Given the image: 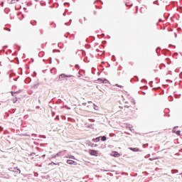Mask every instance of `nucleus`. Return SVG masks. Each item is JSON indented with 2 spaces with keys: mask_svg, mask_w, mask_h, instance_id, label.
<instances>
[{
  "mask_svg": "<svg viewBox=\"0 0 182 182\" xmlns=\"http://www.w3.org/2000/svg\"><path fill=\"white\" fill-rule=\"evenodd\" d=\"M88 153L90 156H95V157H97L99 154V151L95 149H89Z\"/></svg>",
  "mask_w": 182,
  "mask_h": 182,
  "instance_id": "f257e3e1",
  "label": "nucleus"
},
{
  "mask_svg": "<svg viewBox=\"0 0 182 182\" xmlns=\"http://www.w3.org/2000/svg\"><path fill=\"white\" fill-rule=\"evenodd\" d=\"M66 77H73V75L62 73L59 76V80H61L60 79H62L63 80H65V79H66Z\"/></svg>",
  "mask_w": 182,
  "mask_h": 182,
  "instance_id": "f03ea898",
  "label": "nucleus"
},
{
  "mask_svg": "<svg viewBox=\"0 0 182 182\" xmlns=\"http://www.w3.org/2000/svg\"><path fill=\"white\" fill-rule=\"evenodd\" d=\"M67 164L73 165V166H77V162L75 161H73L72 159H67L66 161Z\"/></svg>",
  "mask_w": 182,
  "mask_h": 182,
  "instance_id": "7ed1b4c3",
  "label": "nucleus"
},
{
  "mask_svg": "<svg viewBox=\"0 0 182 182\" xmlns=\"http://www.w3.org/2000/svg\"><path fill=\"white\" fill-rule=\"evenodd\" d=\"M112 157H120V154L116 151H112L110 154Z\"/></svg>",
  "mask_w": 182,
  "mask_h": 182,
  "instance_id": "20e7f679",
  "label": "nucleus"
},
{
  "mask_svg": "<svg viewBox=\"0 0 182 182\" xmlns=\"http://www.w3.org/2000/svg\"><path fill=\"white\" fill-rule=\"evenodd\" d=\"M13 173H16L17 174H21V169L18 167L14 168Z\"/></svg>",
  "mask_w": 182,
  "mask_h": 182,
  "instance_id": "39448f33",
  "label": "nucleus"
},
{
  "mask_svg": "<svg viewBox=\"0 0 182 182\" xmlns=\"http://www.w3.org/2000/svg\"><path fill=\"white\" fill-rule=\"evenodd\" d=\"M129 150H131V151H134V152H137V151H140V149H139L138 147H129Z\"/></svg>",
  "mask_w": 182,
  "mask_h": 182,
  "instance_id": "423d86ee",
  "label": "nucleus"
},
{
  "mask_svg": "<svg viewBox=\"0 0 182 182\" xmlns=\"http://www.w3.org/2000/svg\"><path fill=\"white\" fill-rule=\"evenodd\" d=\"M100 140H101V141H106V140H107V136L106 135L100 136Z\"/></svg>",
  "mask_w": 182,
  "mask_h": 182,
  "instance_id": "0eeeda50",
  "label": "nucleus"
},
{
  "mask_svg": "<svg viewBox=\"0 0 182 182\" xmlns=\"http://www.w3.org/2000/svg\"><path fill=\"white\" fill-rule=\"evenodd\" d=\"M95 39V36H90V38H86V42H93Z\"/></svg>",
  "mask_w": 182,
  "mask_h": 182,
  "instance_id": "6e6552de",
  "label": "nucleus"
},
{
  "mask_svg": "<svg viewBox=\"0 0 182 182\" xmlns=\"http://www.w3.org/2000/svg\"><path fill=\"white\" fill-rule=\"evenodd\" d=\"M65 159H71L72 160H76V157L73 155H68L65 156Z\"/></svg>",
  "mask_w": 182,
  "mask_h": 182,
  "instance_id": "1a4fd4ad",
  "label": "nucleus"
},
{
  "mask_svg": "<svg viewBox=\"0 0 182 182\" xmlns=\"http://www.w3.org/2000/svg\"><path fill=\"white\" fill-rule=\"evenodd\" d=\"M24 82L28 85V83H31V82H32V79L30 77H28L25 79Z\"/></svg>",
  "mask_w": 182,
  "mask_h": 182,
  "instance_id": "9d476101",
  "label": "nucleus"
},
{
  "mask_svg": "<svg viewBox=\"0 0 182 182\" xmlns=\"http://www.w3.org/2000/svg\"><path fill=\"white\" fill-rule=\"evenodd\" d=\"M87 144L88 146H90V147H97V144H93V143H92L91 141H88V142L87 143Z\"/></svg>",
  "mask_w": 182,
  "mask_h": 182,
  "instance_id": "9b49d317",
  "label": "nucleus"
},
{
  "mask_svg": "<svg viewBox=\"0 0 182 182\" xmlns=\"http://www.w3.org/2000/svg\"><path fill=\"white\" fill-rule=\"evenodd\" d=\"M38 87H39V82H36L31 85V89H38Z\"/></svg>",
  "mask_w": 182,
  "mask_h": 182,
  "instance_id": "f8f14e48",
  "label": "nucleus"
},
{
  "mask_svg": "<svg viewBox=\"0 0 182 182\" xmlns=\"http://www.w3.org/2000/svg\"><path fill=\"white\" fill-rule=\"evenodd\" d=\"M174 129H176V127H173V132L175 133V134H176L177 136H180V134H181V131L180 130L176 131Z\"/></svg>",
  "mask_w": 182,
  "mask_h": 182,
  "instance_id": "ddd939ff",
  "label": "nucleus"
},
{
  "mask_svg": "<svg viewBox=\"0 0 182 182\" xmlns=\"http://www.w3.org/2000/svg\"><path fill=\"white\" fill-rule=\"evenodd\" d=\"M92 141H94V143H99V141H100V137L97 136L96 138H94Z\"/></svg>",
  "mask_w": 182,
  "mask_h": 182,
  "instance_id": "4468645a",
  "label": "nucleus"
},
{
  "mask_svg": "<svg viewBox=\"0 0 182 182\" xmlns=\"http://www.w3.org/2000/svg\"><path fill=\"white\" fill-rule=\"evenodd\" d=\"M159 159H161L160 156H156L154 158H149V161H154V160H159Z\"/></svg>",
  "mask_w": 182,
  "mask_h": 182,
  "instance_id": "2eb2a0df",
  "label": "nucleus"
},
{
  "mask_svg": "<svg viewBox=\"0 0 182 182\" xmlns=\"http://www.w3.org/2000/svg\"><path fill=\"white\" fill-rule=\"evenodd\" d=\"M58 156H63V154H65V153H66V150L64 151H60L58 152Z\"/></svg>",
  "mask_w": 182,
  "mask_h": 182,
  "instance_id": "dca6fc26",
  "label": "nucleus"
},
{
  "mask_svg": "<svg viewBox=\"0 0 182 182\" xmlns=\"http://www.w3.org/2000/svg\"><path fill=\"white\" fill-rule=\"evenodd\" d=\"M169 112H170V109H168V108L165 109L164 111V117L167 116L166 113H168Z\"/></svg>",
  "mask_w": 182,
  "mask_h": 182,
  "instance_id": "f3484780",
  "label": "nucleus"
},
{
  "mask_svg": "<svg viewBox=\"0 0 182 182\" xmlns=\"http://www.w3.org/2000/svg\"><path fill=\"white\" fill-rule=\"evenodd\" d=\"M38 56L39 58H43V56H45V52L41 51L38 53Z\"/></svg>",
  "mask_w": 182,
  "mask_h": 182,
  "instance_id": "a211bd4d",
  "label": "nucleus"
},
{
  "mask_svg": "<svg viewBox=\"0 0 182 182\" xmlns=\"http://www.w3.org/2000/svg\"><path fill=\"white\" fill-rule=\"evenodd\" d=\"M58 48H60V49H63V43H58Z\"/></svg>",
  "mask_w": 182,
  "mask_h": 182,
  "instance_id": "6ab92c4d",
  "label": "nucleus"
},
{
  "mask_svg": "<svg viewBox=\"0 0 182 182\" xmlns=\"http://www.w3.org/2000/svg\"><path fill=\"white\" fill-rule=\"evenodd\" d=\"M159 50H161V48L158 47V48L156 49V53H157L158 56H160V53H159Z\"/></svg>",
  "mask_w": 182,
  "mask_h": 182,
  "instance_id": "aec40b11",
  "label": "nucleus"
},
{
  "mask_svg": "<svg viewBox=\"0 0 182 182\" xmlns=\"http://www.w3.org/2000/svg\"><path fill=\"white\" fill-rule=\"evenodd\" d=\"M4 12L5 14H9V12H11V9L9 8H6L4 9Z\"/></svg>",
  "mask_w": 182,
  "mask_h": 182,
  "instance_id": "412c9836",
  "label": "nucleus"
},
{
  "mask_svg": "<svg viewBox=\"0 0 182 182\" xmlns=\"http://www.w3.org/2000/svg\"><path fill=\"white\" fill-rule=\"evenodd\" d=\"M94 4H101V5H103V1L102 0H96Z\"/></svg>",
  "mask_w": 182,
  "mask_h": 182,
  "instance_id": "4be33fe9",
  "label": "nucleus"
},
{
  "mask_svg": "<svg viewBox=\"0 0 182 182\" xmlns=\"http://www.w3.org/2000/svg\"><path fill=\"white\" fill-rule=\"evenodd\" d=\"M56 52L58 53H60V50H58V49H53V53H56Z\"/></svg>",
  "mask_w": 182,
  "mask_h": 182,
  "instance_id": "5701e85b",
  "label": "nucleus"
},
{
  "mask_svg": "<svg viewBox=\"0 0 182 182\" xmlns=\"http://www.w3.org/2000/svg\"><path fill=\"white\" fill-rule=\"evenodd\" d=\"M168 101H169V102H173V101L174 100V98H173L171 95H170V96L168 97Z\"/></svg>",
  "mask_w": 182,
  "mask_h": 182,
  "instance_id": "b1692460",
  "label": "nucleus"
},
{
  "mask_svg": "<svg viewBox=\"0 0 182 182\" xmlns=\"http://www.w3.org/2000/svg\"><path fill=\"white\" fill-rule=\"evenodd\" d=\"M30 23L33 25V26H35L36 25V21H31Z\"/></svg>",
  "mask_w": 182,
  "mask_h": 182,
  "instance_id": "393cba45",
  "label": "nucleus"
},
{
  "mask_svg": "<svg viewBox=\"0 0 182 182\" xmlns=\"http://www.w3.org/2000/svg\"><path fill=\"white\" fill-rule=\"evenodd\" d=\"M166 63H168V65H171V60L170 58H166Z\"/></svg>",
  "mask_w": 182,
  "mask_h": 182,
  "instance_id": "a878e982",
  "label": "nucleus"
},
{
  "mask_svg": "<svg viewBox=\"0 0 182 182\" xmlns=\"http://www.w3.org/2000/svg\"><path fill=\"white\" fill-rule=\"evenodd\" d=\"M102 83H105V84H107V83H109V81H108V80H107V79L104 78V79H103V81H102Z\"/></svg>",
  "mask_w": 182,
  "mask_h": 182,
  "instance_id": "bb28decb",
  "label": "nucleus"
},
{
  "mask_svg": "<svg viewBox=\"0 0 182 182\" xmlns=\"http://www.w3.org/2000/svg\"><path fill=\"white\" fill-rule=\"evenodd\" d=\"M103 79L104 78H97V82H100L101 83H103Z\"/></svg>",
  "mask_w": 182,
  "mask_h": 182,
  "instance_id": "cd10ccee",
  "label": "nucleus"
},
{
  "mask_svg": "<svg viewBox=\"0 0 182 182\" xmlns=\"http://www.w3.org/2000/svg\"><path fill=\"white\" fill-rule=\"evenodd\" d=\"M153 4H154V5H160V4L159 3V1H158V0L154 1L153 2Z\"/></svg>",
  "mask_w": 182,
  "mask_h": 182,
  "instance_id": "c85d7f7f",
  "label": "nucleus"
},
{
  "mask_svg": "<svg viewBox=\"0 0 182 182\" xmlns=\"http://www.w3.org/2000/svg\"><path fill=\"white\" fill-rule=\"evenodd\" d=\"M52 159H56V156L55 154L51 155L50 158H49V160H52Z\"/></svg>",
  "mask_w": 182,
  "mask_h": 182,
  "instance_id": "c756f323",
  "label": "nucleus"
},
{
  "mask_svg": "<svg viewBox=\"0 0 182 182\" xmlns=\"http://www.w3.org/2000/svg\"><path fill=\"white\" fill-rule=\"evenodd\" d=\"M64 6H70V3H68V2H65L64 3Z\"/></svg>",
  "mask_w": 182,
  "mask_h": 182,
  "instance_id": "7c9ffc66",
  "label": "nucleus"
},
{
  "mask_svg": "<svg viewBox=\"0 0 182 182\" xmlns=\"http://www.w3.org/2000/svg\"><path fill=\"white\" fill-rule=\"evenodd\" d=\"M11 96H14L15 97H16V92L11 91Z\"/></svg>",
  "mask_w": 182,
  "mask_h": 182,
  "instance_id": "2f4dec72",
  "label": "nucleus"
},
{
  "mask_svg": "<svg viewBox=\"0 0 182 182\" xmlns=\"http://www.w3.org/2000/svg\"><path fill=\"white\" fill-rule=\"evenodd\" d=\"M172 173L176 174V173H178V169H173V170H172Z\"/></svg>",
  "mask_w": 182,
  "mask_h": 182,
  "instance_id": "473e14b6",
  "label": "nucleus"
},
{
  "mask_svg": "<svg viewBox=\"0 0 182 182\" xmlns=\"http://www.w3.org/2000/svg\"><path fill=\"white\" fill-rule=\"evenodd\" d=\"M112 60L113 62H116V56L112 55Z\"/></svg>",
  "mask_w": 182,
  "mask_h": 182,
  "instance_id": "72a5a7b5",
  "label": "nucleus"
},
{
  "mask_svg": "<svg viewBox=\"0 0 182 182\" xmlns=\"http://www.w3.org/2000/svg\"><path fill=\"white\" fill-rule=\"evenodd\" d=\"M50 26H53V28H56V23H53V22H52L50 23Z\"/></svg>",
  "mask_w": 182,
  "mask_h": 182,
  "instance_id": "f704fd0d",
  "label": "nucleus"
},
{
  "mask_svg": "<svg viewBox=\"0 0 182 182\" xmlns=\"http://www.w3.org/2000/svg\"><path fill=\"white\" fill-rule=\"evenodd\" d=\"M94 109H95V110H99V107H98L97 105H96L94 104Z\"/></svg>",
  "mask_w": 182,
  "mask_h": 182,
  "instance_id": "c9c22d12",
  "label": "nucleus"
},
{
  "mask_svg": "<svg viewBox=\"0 0 182 182\" xmlns=\"http://www.w3.org/2000/svg\"><path fill=\"white\" fill-rule=\"evenodd\" d=\"M27 6H32V1H28L27 3Z\"/></svg>",
  "mask_w": 182,
  "mask_h": 182,
  "instance_id": "e433bc0d",
  "label": "nucleus"
},
{
  "mask_svg": "<svg viewBox=\"0 0 182 182\" xmlns=\"http://www.w3.org/2000/svg\"><path fill=\"white\" fill-rule=\"evenodd\" d=\"M13 102L14 103H16V102H18V97H15L14 99H13Z\"/></svg>",
  "mask_w": 182,
  "mask_h": 182,
  "instance_id": "4c0bfd02",
  "label": "nucleus"
},
{
  "mask_svg": "<svg viewBox=\"0 0 182 182\" xmlns=\"http://www.w3.org/2000/svg\"><path fill=\"white\" fill-rule=\"evenodd\" d=\"M93 124H90L88 126H87V127H88V129H92V127H93Z\"/></svg>",
  "mask_w": 182,
  "mask_h": 182,
  "instance_id": "58836bf2",
  "label": "nucleus"
},
{
  "mask_svg": "<svg viewBox=\"0 0 182 182\" xmlns=\"http://www.w3.org/2000/svg\"><path fill=\"white\" fill-rule=\"evenodd\" d=\"M4 31H8L9 32H11V28H6V27H4Z\"/></svg>",
  "mask_w": 182,
  "mask_h": 182,
  "instance_id": "ea45409f",
  "label": "nucleus"
},
{
  "mask_svg": "<svg viewBox=\"0 0 182 182\" xmlns=\"http://www.w3.org/2000/svg\"><path fill=\"white\" fill-rule=\"evenodd\" d=\"M173 48V49H176V46H173L172 44L168 45V48Z\"/></svg>",
  "mask_w": 182,
  "mask_h": 182,
  "instance_id": "a19ab883",
  "label": "nucleus"
},
{
  "mask_svg": "<svg viewBox=\"0 0 182 182\" xmlns=\"http://www.w3.org/2000/svg\"><path fill=\"white\" fill-rule=\"evenodd\" d=\"M115 86H117V87H120L121 89L123 88V86L119 85V84H116Z\"/></svg>",
  "mask_w": 182,
  "mask_h": 182,
  "instance_id": "79ce46f5",
  "label": "nucleus"
},
{
  "mask_svg": "<svg viewBox=\"0 0 182 182\" xmlns=\"http://www.w3.org/2000/svg\"><path fill=\"white\" fill-rule=\"evenodd\" d=\"M141 82H142L143 83H147V80H146V79H142V80H141Z\"/></svg>",
  "mask_w": 182,
  "mask_h": 182,
  "instance_id": "37998d69",
  "label": "nucleus"
},
{
  "mask_svg": "<svg viewBox=\"0 0 182 182\" xmlns=\"http://www.w3.org/2000/svg\"><path fill=\"white\" fill-rule=\"evenodd\" d=\"M96 9H102V6H98L97 5H95Z\"/></svg>",
  "mask_w": 182,
  "mask_h": 182,
  "instance_id": "c03bdc74",
  "label": "nucleus"
},
{
  "mask_svg": "<svg viewBox=\"0 0 182 182\" xmlns=\"http://www.w3.org/2000/svg\"><path fill=\"white\" fill-rule=\"evenodd\" d=\"M79 22L81 25H83V20L82 18H80Z\"/></svg>",
  "mask_w": 182,
  "mask_h": 182,
  "instance_id": "a18cd8bd",
  "label": "nucleus"
},
{
  "mask_svg": "<svg viewBox=\"0 0 182 182\" xmlns=\"http://www.w3.org/2000/svg\"><path fill=\"white\" fill-rule=\"evenodd\" d=\"M21 92L22 90H19V91L14 92V93H16V95H19V93H21Z\"/></svg>",
  "mask_w": 182,
  "mask_h": 182,
  "instance_id": "49530a36",
  "label": "nucleus"
},
{
  "mask_svg": "<svg viewBox=\"0 0 182 182\" xmlns=\"http://www.w3.org/2000/svg\"><path fill=\"white\" fill-rule=\"evenodd\" d=\"M75 68H76L77 69H80V66L79 65V64H76V65H75Z\"/></svg>",
  "mask_w": 182,
  "mask_h": 182,
  "instance_id": "de8ad7c7",
  "label": "nucleus"
},
{
  "mask_svg": "<svg viewBox=\"0 0 182 182\" xmlns=\"http://www.w3.org/2000/svg\"><path fill=\"white\" fill-rule=\"evenodd\" d=\"M52 164H54V166H56V163L52 161L51 163L49 164V166H52Z\"/></svg>",
  "mask_w": 182,
  "mask_h": 182,
  "instance_id": "09e8293b",
  "label": "nucleus"
},
{
  "mask_svg": "<svg viewBox=\"0 0 182 182\" xmlns=\"http://www.w3.org/2000/svg\"><path fill=\"white\" fill-rule=\"evenodd\" d=\"M149 85L151 86V87H153V81L149 82Z\"/></svg>",
  "mask_w": 182,
  "mask_h": 182,
  "instance_id": "8fccbe9b",
  "label": "nucleus"
},
{
  "mask_svg": "<svg viewBox=\"0 0 182 182\" xmlns=\"http://www.w3.org/2000/svg\"><path fill=\"white\" fill-rule=\"evenodd\" d=\"M151 155L150 154H148L146 156L145 159H149Z\"/></svg>",
  "mask_w": 182,
  "mask_h": 182,
  "instance_id": "3c124183",
  "label": "nucleus"
},
{
  "mask_svg": "<svg viewBox=\"0 0 182 182\" xmlns=\"http://www.w3.org/2000/svg\"><path fill=\"white\" fill-rule=\"evenodd\" d=\"M101 171L107 173V171H109V170H107V169H101Z\"/></svg>",
  "mask_w": 182,
  "mask_h": 182,
  "instance_id": "603ef678",
  "label": "nucleus"
},
{
  "mask_svg": "<svg viewBox=\"0 0 182 182\" xmlns=\"http://www.w3.org/2000/svg\"><path fill=\"white\" fill-rule=\"evenodd\" d=\"M82 76H83V75L80 74V73H78V76H77V77H82Z\"/></svg>",
  "mask_w": 182,
  "mask_h": 182,
  "instance_id": "864d4df0",
  "label": "nucleus"
},
{
  "mask_svg": "<svg viewBox=\"0 0 182 182\" xmlns=\"http://www.w3.org/2000/svg\"><path fill=\"white\" fill-rule=\"evenodd\" d=\"M132 102L134 105H136V101L134 100V99H132Z\"/></svg>",
  "mask_w": 182,
  "mask_h": 182,
  "instance_id": "5fc2aeb1",
  "label": "nucleus"
},
{
  "mask_svg": "<svg viewBox=\"0 0 182 182\" xmlns=\"http://www.w3.org/2000/svg\"><path fill=\"white\" fill-rule=\"evenodd\" d=\"M134 77H135V79H136V82H139V77L135 76Z\"/></svg>",
  "mask_w": 182,
  "mask_h": 182,
  "instance_id": "6e6d98bb",
  "label": "nucleus"
},
{
  "mask_svg": "<svg viewBox=\"0 0 182 182\" xmlns=\"http://www.w3.org/2000/svg\"><path fill=\"white\" fill-rule=\"evenodd\" d=\"M55 158H56V157H60V155H59V154H58V152L57 154H55Z\"/></svg>",
  "mask_w": 182,
  "mask_h": 182,
  "instance_id": "4d7b16f0",
  "label": "nucleus"
},
{
  "mask_svg": "<svg viewBox=\"0 0 182 182\" xmlns=\"http://www.w3.org/2000/svg\"><path fill=\"white\" fill-rule=\"evenodd\" d=\"M9 171H14V168H9Z\"/></svg>",
  "mask_w": 182,
  "mask_h": 182,
  "instance_id": "13d9d810",
  "label": "nucleus"
},
{
  "mask_svg": "<svg viewBox=\"0 0 182 182\" xmlns=\"http://www.w3.org/2000/svg\"><path fill=\"white\" fill-rule=\"evenodd\" d=\"M35 154H36V153L32 152V153L31 154V156H35Z\"/></svg>",
  "mask_w": 182,
  "mask_h": 182,
  "instance_id": "bf43d9fd",
  "label": "nucleus"
},
{
  "mask_svg": "<svg viewBox=\"0 0 182 182\" xmlns=\"http://www.w3.org/2000/svg\"><path fill=\"white\" fill-rule=\"evenodd\" d=\"M11 4H15V0H11Z\"/></svg>",
  "mask_w": 182,
  "mask_h": 182,
  "instance_id": "052dcab7",
  "label": "nucleus"
},
{
  "mask_svg": "<svg viewBox=\"0 0 182 182\" xmlns=\"http://www.w3.org/2000/svg\"><path fill=\"white\" fill-rule=\"evenodd\" d=\"M161 66H164V68H166V64L162 63V64H161Z\"/></svg>",
  "mask_w": 182,
  "mask_h": 182,
  "instance_id": "680f3d73",
  "label": "nucleus"
},
{
  "mask_svg": "<svg viewBox=\"0 0 182 182\" xmlns=\"http://www.w3.org/2000/svg\"><path fill=\"white\" fill-rule=\"evenodd\" d=\"M4 49H8V46H4Z\"/></svg>",
  "mask_w": 182,
  "mask_h": 182,
  "instance_id": "e2e57ef3",
  "label": "nucleus"
},
{
  "mask_svg": "<svg viewBox=\"0 0 182 182\" xmlns=\"http://www.w3.org/2000/svg\"><path fill=\"white\" fill-rule=\"evenodd\" d=\"M141 95H146V92H141Z\"/></svg>",
  "mask_w": 182,
  "mask_h": 182,
  "instance_id": "0e129e2a",
  "label": "nucleus"
},
{
  "mask_svg": "<svg viewBox=\"0 0 182 182\" xmlns=\"http://www.w3.org/2000/svg\"><path fill=\"white\" fill-rule=\"evenodd\" d=\"M175 38H177V33H174Z\"/></svg>",
  "mask_w": 182,
  "mask_h": 182,
  "instance_id": "69168bd1",
  "label": "nucleus"
},
{
  "mask_svg": "<svg viewBox=\"0 0 182 182\" xmlns=\"http://www.w3.org/2000/svg\"><path fill=\"white\" fill-rule=\"evenodd\" d=\"M40 33L42 34L43 33V31L42 29L40 30Z\"/></svg>",
  "mask_w": 182,
  "mask_h": 182,
  "instance_id": "338daca9",
  "label": "nucleus"
},
{
  "mask_svg": "<svg viewBox=\"0 0 182 182\" xmlns=\"http://www.w3.org/2000/svg\"><path fill=\"white\" fill-rule=\"evenodd\" d=\"M95 177H102V176L95 175Z\"/></svg>",
  "mask_w": 182,
  "mask_h": 182,
  "instance_id": "774afa93",
  "label": "nucleus"
}]
</instances>
